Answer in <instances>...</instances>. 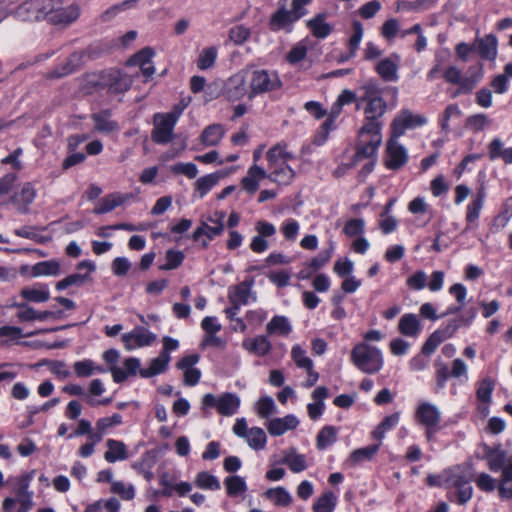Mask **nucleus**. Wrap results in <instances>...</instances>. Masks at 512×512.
<instances>
[{
	"label": "nucleus",
	"mask_w": 512,
	"mask_h": 512,
	"mask_svg": "<svg viewBox=\"0 0 512 512\" xmlns=\"http://www.w3.org/2000/svg\"><path fill=\"white\" fill-rule=\"evenodd\" d=\"M387 110V103L382 99L365 103V122L358 132L356 158L358 160L370 158L375 155L382 142L381 118Z\"/></svg>",
	"instance_id": "1"
},
{
	"label": "nucleus",
	"mask_w": 512,
	"mask_h": 512,
	"mask_svg": "<svg viewBox=\"0 0 512 512\" xmlns=\"http://www.w3.org/2000/svg\"><path fill=\"white\" fill-rule=\"evenodd\" d=\"M269 174L267 178L272 182L281 185H288L295 177V171L287 164L295 158L293 153L288 151L287 144L280 142L272 146L266 153Z\"/></svg>",
	"instance_id": "2"
},
{
	"label": "nucleus",
	"mask_w": 512,
	"mask_h": 512,
	"mask_svg": "<svg viewBox=\"0 0 512 512\" xmlns=\"http://www.w3.org/2000/svg\"><path fill=\"white\" fill-rule=\"evenodd\" d=\"M443 486L449 490H454L448 494L450 501H455L459 505H465L473 496L471 486L472 476L461 466H454L445 470L442 474Z\"/></svg>",
	"instance_id": "3"
},
{
	"label": "nucleus",
	"mask_w": 512,
	"mask_h": 512,
	"mask_svg": "<svg viewBox=\"0 0 512 512\" xmlns=\"http://www.w3.org/2000/svg\"><path fill=\"white\" fill-rule=\"evenodd\" d=\"M350 360L358 370L370 375L378 373L384 365L381 350L366 342H360L353 347Z\"/></svg>",
	"instance_id": "4"
},
{
	"label": "nucleus",
	"mask_w": 512,
	"mask_h": 512,
	"mask_svg": "<svg viewBox=\"0 0 512 512\" xmlns=\"http://www.w3.org/2000/svg\"><path fill=\"white\" fill-rule=\"evenodd\" d=\"M283 83L279 74L274 70H254L251 75L249 85V98L256 95L276 91L282 87Z\"/></svg>",
	"instance_id": "5"
},
{
	"label": "nucleus",
	"mask_w": 512,
	"mask_h": 512,
	"mask_svg": "<svg viewBox=\"0 0 512 512\" xmlns=\"http://www.w3.org/2000/svg\"><path fill=\"white\" fill-rule=\"evenodd\" d=\"M415 419L419 424L425 426V434L429 441L440 430L441 412L436 405L430 402H422L418 405Z\"/></svg>",
	"instance_id": "6"
},
{
	"label": "nucleus",
	"mask_w": 512,
	"mask_h": 512,
	"mask_svg": "<svg viewBox=\"0 0 512 512\" xmlns=\"http://www.w3.org/2000/svg\"><path fill=\"white\" fill-rule=\"evenodd\" d=\"M241 400L235 393L226 392L216 397L208 393L202 398L203 408H216L217 412L223 416L234 415L239 407Z\"/></svg>",
	"instance_id": "7"
},
{
	"label": "nucleus",
	"mask_w": 512,
	"mask_h": 512,
	"mask_svg": "<svg viewBox=\"0 0 512 512\" xmlns=\"http://www.w3.org/2000/svg\"><path fill=\"white\" fill-rule=\"evenodd\" d=\"M181 110L178 114H155L154 129L152 131V140L157 144H166L172 140L173 130L177 123Z\"/></svg>",
	"instance_id": "8"
},
{
	"label": "nucleus",
	"mask_w": 512,
	"mask_h": 512,
	"mask_svg": "<svg viewBox=\"0 0 512 512\" xmlns=\"http://www.w3.org/2000/svg\"><path fill=\"white\" fill-rule=\"evenodd\" d=\"M426 118L413 114L410 110H403L392 122V135L395 138L402 136L407 129L423 126Z\"/></svg>",
	"instance_id": "9"
},
{
	"label": "nucleus",
	"mask_w": 512,
	"mask_h": 512,
	"mask_svg": "<svg viewBox=\"0 0 512 512\" xmlns=\"http://www.w3.org/2000/svg\"><path fill=\"white\" fill-rule=\"evenodd\" d=\"M133 83V79L121 73L119 70H106L103 77L104 88L108 93L118 94L129 90Z\"/></svg>",
	"instance_id": "10"
},
{
	"label": "nucleus",
	"mask_w": 512,
	"mask_h": 512,
	"mask_svg": "<svg viewBox=\"0 0 512 512\" xmlns=\"http://www.w3.org/2000/svg\"><path fill=\"white\" fill-rule=\"evenodd\" d=\"M407 161V150L398 143L397 138L392 136L386 147V167L390 170H398L403 167Z\"/></svg>",
	"instance_id": "11"
},
{
	"label": "nucleus",
	"mask_w": 512,
	"mask_h": 512,
	"mask_svg": "<svg viewBox=\"0 0 512 512\" xmlns=\"http://www.w3.org/2000/svg\"><path fill=\"white\" fill-rule=\"evenodd\" d=\"M156 335L144 327H136L129 333H124L121 337L127 350H133L139 347L149 346L156 340Z\"/></svg>",
	"instance_id": "12"
},
{
	"label": "nucleus",
	"mask_w": 512,
	"mask_h": 512,
	"mask_svg": "<svg viewBox=\"0 0 512 512\" xmlns=\"http://www.w3.org/2000/svg\"><path fill=\"white\" fill-rule=\"evenodd\" d=\"M483 453V458L486 460L487 466L492 472H502L508 465L509 458H507L506 451L503 450L500 445L496 447L484 445Z\"/></svg>",
	"instance_id": "13"
},
{
	"label": "nucleus",
	"mask_w": 512,
	"mask_h": 512,
	"mask_svg": "<svg viewBox=\"0 0 512 512\" xmlns=\"http://www.w3.org/2000/svg\"><path fill=\"white\" fill-rule=\"evenodd\" d=\"M36 195L37 191L34 185L31 182H25L22 184L20 190L13 194L10 200L17 206L20 213H27Z\"/></svg>",
	"instance_id": "14"
},
{
	"label": "nucleus",
	"mask_w": 512,
	"mask_h": 512,
	"mask_svg": "<svg viewBox=\"0 0 512 512\" xmlns=\"http://www.w3.org/2000/svg\"><path fill=\"white\" fill-rule=\"evenodd\" d=\"M91 119L94 123L95 131L99 133L109 135L120 130L118 122L112 120V113L109 109L93 113Z\"/></svg>",
	"instance_id": "15"
},
{
	"label": "nucleus",
	"mask_w": 512,
	"mask_h": 512,
	"mask_svg": "<svg viewBox=\"0 0 512 512\" xmlns=\"http://www.w3.org/2000/svg\"><path fill=\"white\" fill-rule=\"evenodd\" d=\"M217 217L215 225L210 226L206 222H202L201 225L193 232V239L198 241L202 236H206L208 240H212L216 236H219L224 231V212H215Z\"/></svg>",
	"instance_id": "16"
},
{
	"label": "nucleus",
	"mask_w": 512,
	"mask_h": 512,
	"mask_svg": "<svg viewBox=\"0 0 512 512\" xmlns=\"http://www.w3.org/2000/svg\"><path fill=\"white\" fill-rule=\"evenodd\" d=\"M246 94L249 95L245 77L242 74L231 76L225 86V95L230 101L242 99Z\"/></svg>",
	"instance_id": "17"
},
{
	"label": "nucleus",
	"mask_w": 512,
	"mask_h": 512,
	"mask_svg": "<svg viewBox=\"0 0 512 512\" xmlns=\"http://www.w3.org/2000/svg\"><path fill=\"white\" fill-rule=\"evenodd\" d=\"M62 4V2L61 4H57L54 9V13L49 20L50 23L68 25L78 19L80 15V8L78 5L63 7Z\"/></svg>",
	"instance_id": "18"
},
{
	"label": "nucleus",
	"mask_w": 512,
	"mask_h": 512,
	"mask_svg": "<svg viewBox=\"0 0 512 512\" xmlns=\"http://www.w3.org/2000/svg\"><path fill=\"white\" fill-rule=\"evenodd\" d=\"M242 347L251 354L264 357L272 350V344L266 335H257L254 338L244 339Z\"/></svg>",
	"instance_id": "19"
},
{
	"label": "nucleus",
	"mask_w": 512,
	"mask_h": 512,
	"mask_svg": "<svg viewBox=\"0 0 512 512\" xmlns=\"http://www.w3.org/2000/svg\"><path fill=\"white\" fill-rule=\"evenodd\" d=\"M400 57L394 54L381 60L375 67L376 72L385 81H396L398 79Z\"/></svg>",
	"instance_id": "20"
},
{
	"label": "nucleus",
	"mask_w": 512,
	"mask_h": 512,
	"mask_svg": "<svg viewBox=\"0 0 512 512\" xmlns=\"http://www.w3.org/2000/svg\"><path fill=\"white\" fill-rule=\"evenodd\" d=\"M299 424V420L292 414L283 418H273L268 422L267 430L272 436L283 435L288 430L295 429Z\"/></svg>",
	"instance_id": "21"
},
{
	"label": "nucleus",
	"mask_w": 512,
	"mask_h": 512,
	"mask_svg": "<svg viewBox=\"0 0 512 512\" xmlns=\"http://www.w3.org/2000/svg\"><path fill=\"white\" fill-rule=\"evenodd\" d=\"M485 197V188L481 187L467 205L466 222L468 223V226L466 230L469 229L470 225L475 224L478 221L481 210L484 206Z\"/></svg>",
	"instance_id": "22"
},
{
	"label": "nucleus",
	"mask_w": 512,
	"mask_h": 512,
	"mask_svg": "<svg viewBox=\"0 0 512 512\" xmlns=\"http://www.w3.org/2000/svg\"><path fill=\"white\" fill-rule=\"evenodd\" d=\"M266 176V171L254 164L248 169L247 175L241 180V185L249 194H254L258 190L260 180L267 178Z\"/></svg>",
	"instance_id": "23"
},
{
	"label": "nucleus",
	"mask_w": 512,
	"mask_h": 512,
	"mask_svg": "<svg viewBox=\"0 0 512 512\" xmlns=\"http://www.w3.org/2000/svg\"><path fill=\"white\" fill-rule=\"evenodd\" d=\"M474 46L483 59L494 60L497 56V39L492 34L477 38Z\"/></svg>",
	"instance_id": "24"
},
{
	"label": "nucleus",
	"mask_w": 512,
	"mask_h": 512,
	"mask_svg": "<svg viewBox=\"0 0 512 512\" xmlns=\"http://www.w3.org/2000/svg\"><path fill=\"white\" fill-rule=\"evenodd\" d=\"M297 21V17L293 16L289 10L286 9L285 5H281L277 11H275L269 20V27L272 31H279L286 28L292 23Z\"/></svg>",
	"instance_id": "25"
},
{
	"label": "nucleus",
	"mask_w": 512,
	"mask_h": 512,
	"mask_svg": "<svg viewBox=\"0 0 512 512\" xmlns=\"http://www.w3.org/2000/svg\"><path fill=\"white\" fill-rule=\"evenodd\" d=\"M253 282L243 281L238 285L232 286L228 291V299L231 304L246 305L251 296Z\"/></svg>",
	"instance_id": "26"
},
{
	"label": "nucleus",
	"mask_w": 512,
	"mask_h": 512,
	"mask_svg": "<svg viewBox=\"0 0 512 512\" xmlns=\"http://www.w3.org/2000/svg\"><path fill=\"white\" fill-rule=\"evenodd\" d=\"M20 295L24 300L35 303L46 302L50 298L48 285L39 283L31 287H24Z\"/></svg>",
	"instance_id": "27"
},
{
	"label": "nucleus",
	"mask_w": 512,
	"mask_h": 512,
	"mask_svg": "<svg viewBox=\"0 0 512 512\" xmlns=\"http://www.w3.org/2000/svg\"><path fill=\"white\" fill-rule=\"evenodd\" d=\"M130 194L112 193L105 196L95 207V214H104L112 211L118 206L124 204L129 198Z\"/></svg>",
	"instance_id": "28"
},
{
	"label": "nucleus",
	"mask_w": 512,
	"mask_h": 512,
	"mask_svg": "<svg viewBox=\"0 0 512 512\" xmlns=\"http://www.w3.org/2000/svg\"><path fill=\"white\" fill-rule=\"evenodd\" d=\"M170 355L166 352H160L159 356L152 359L148 368L140 369L139 374L143 378H150L163 373L170 362Z\"/></svg>",
	"instance_id": "29"
},
{
	"label": "nucleus",
	"mask_w": 512,
	"mask_h": 512,
	"mask_svg": "<svg viewBox=\"0 0 512 512\" xmlns=\"http://www.w3.org/2000/svg\"><path fill=\"white\" fill-rule=\"evenodd\" d=\"M497 489L501 499H512V456L509 457L508 465L502 471L500 479L497 481Z\"/></svg>",
	"instance_id": "30"
},
{
	"label": "nucleus",
	"mask_w": 512,
	"mask_h": 512,
	"mask_svg": "<svg viewBox=\"0 0 512 512\" xmlns=\"http://www.w3.org/2000/svg\"><path fill=\"white\" fill-rule=\"evenodd\" d=\"M307 27L312 35L319 39L326 38L331 32L333 27L326 22V14L320 13L307 21Z\"/></svg>",
	"instance_id": "31"
},
{
	"label": "nucleus",
	"mask_w": 512,
	"mask_h": 512,
	"mask_svg": "<svg viewBox=\"0 0 512 512\" xmlns=\"http://www.w3.org/2000/svg\"><path fill=\"white\" fill-rule=\"evenodd\" d=\"M106 445L108 450L104 453V458L107 462L115 463L128 458L126 445L122 441L108 439Z\"/></svg>",
	"instance_id": "32"
},
{
	"label": "nucleus",
	"mask_w": 512,
	"mask_h": 512,
	"mask_svg": "<svg viewBox=\"0 0 512 512\" xmlns=\"http://www.w3.org/2000/svg\"><path fill=\"white\" fill-rule=\"evenodd\" d=\"M79 60V54H72L63 64L46 73L45 77L47 79H58L70 75L76 71Z\"/></svg>",
	"instance_id": "33"
},
{
	"label": "nucleus",
	"mask_w": 512,
	"mask_h": 512,
	"mask_svg": "<svg viewBox=\"0 0 512 512\" xmlns=\"http://www.w3.org/2000/svg\"><path fill=\"white\" fill-rule=\"evenodd\" d=\"M225 134L221 124L207 126L200 135V141L205 146H216L220 143Z\"/></svg>",
	"instance_id": "34"
},
{
	"label": "nucleus",
	"mask_w": 512,
	"mask_h": 512,
	"mask_svg": "<svg viewBox=\"0 0 512 512\" xmlns=\"http://www.w3.org/2000/svg\"><path fill=\"white\" fill-rule=\"evenodd\" d=\"M266 331L269 335L288 336L292 331V326L287 317L277 315L267 323Z\"/></svg>",
	"instance_id": "35"
},
{
	"label": "nucleus",
	"mask_w": 512,
	"mask_h": 512,
	"mask_svg": "<svg viewBox=\"0 0 512 512\" xmlns=\"http://www.w3.org/2000/svg\"><path fill=\"white\" fill-rule=\"evenodd\" d=\"M399 332L408 337H416L420 332V322L415 314H405L398 324Z\"/></svg>",
	"instance_id": "36"
},
{
	"label": "nucleus",
	"mask_w": 512,
	"mask_h": 512,
	"mask_svg": "<svg viewBox=\"0 0 512 512\" xmlns=\"http://www.w3.org/2000/svg\"><path fill=\"white\" fill-rule=\"evenodd\" d=\"M379 448L380 443L356 449L350 454L347 464L350 467H354L363 461L371 460L378 452Z\"/></svg>",
	"instance_id": "37"
},
{
	"label": "nucleus",
	"mask_w": 512,
	"mask_h": 512,
	"mask_svg": "<svg viewBox=\"0 0 512 512\" xmlns=\"http://www.w3.org/2000/svg\"><path fill=\"white\" fill-rule=\"evenodd\" d=\"M281 462L286 464L294 473L302 472L307 468L305 456L298 454L295 448L285 451Z\"/></svg>",
	"instance_id": "38"
},
{
	"label": "nucleus",
	"mask_w": 512,
	"mask_h": 512,
	"mask_svg": "<svg viewBox=\"0 0 512 512\" xmlns=\"http://www.w3.org/2000/svg\"><path fill=\"white\" fill-rule=\"evenodd\" d=\"M60 272V263L57 260L41 261L34 264L31 268L33 277L56 276Z\"/></svg>",
	"instance_id": "39"
},
{
	"label": "nucleus",
	"mask_w": 512,
	"mask_h": 512,
	"mask_svg": "<svg viewBox=\"0 0 512 512\" xmlns=\"http://www.w3.org/2000/svg\"><path fill=\"white\" fill-rule=\"evenodd\" d=\"M266 499L276 506L287 507L292 503V496L284 487L269 488L264 492Z\"/></svg>",
	"instance_id": "40"
},
{
	"label": "nucleus",
	"mask_w": 512,
	"mask_h": 512,
	"mask_svg": "<svg viewBox=\"0 0 512 512\" xmlns=\"http://www.w3.org/2000/svg\"><path fill=\"white\" fill-rule=\"evenodd\" d=\"M220 180L219 173H212L198 178L194 183V195L203 198Z\"/></svg>",
	"instance_id": "41"
},
{
	"label": "nucleus",
	"mask_w": 512,
	"mask_h": 512,
	"mask_svg": "<svg viewBox=\"0 0 512 512\" xmlns=\"http://www.w3.org/2000/svg\"><path fill=\"white\" fill-rule=\"evenodd\" d=\"M104 76L105 71L88 74L83 80L82 90L87 94L105 90L102 84Z\"/></svg>",
	"instance_id": "42"
},
{
	"label": "nucleus",
	"mask_w": 512,
	"mask_h": 512,
	"mask_svg": "<svg viewBox=\"0 0 512 512\" xmlns=\"http://www.w3.org/2000/svg\"><path fill=\"white\" fill-rule=\"evenodd\" d=\"M359 91L361 92V101H365V103L383 98V89L375 81L372 80L364 83L360 87Z\"/></svg>",
	"instance_id": "43"
},
{
	"label": "nucleus",
	"mask_w": 512,
	"mask_h": 512,
	"mask_svg": "<svg viewBox=\"0 0 512 512\" xmlns=\"http://www.w3.org/2000/svg\"><path fill=\"white\" fill-rule=\"evenodd\" d=\"M195 485L204 490L217 491L221 488L220 482L208 471L199 472L195 478Z\"/></svg>",
	"instance_id": "44"
},
{
	"label": "nucleus",
	"mask_w": 512,
	"mask_h": 512,
	"mask_svg": "<svg viewBox=\"0 0 512 512\" xmlns=\"http://www.w3.org/2000/svg\"><path fill=\"white\" fill-rule=\"evenodd\" d=\"M245 439L248 445L255 450L263 449L267 441L264 430L259 427L250 428Z\"/></svg>",
	"instance_id": "45"
},
{
	"label": "nucleus",
	"mask_w": 512,
	"mask_h": 512,
	"mask_svg": "<svg viewBox=\"0 0 512 512\" xmlns=\"http://www.w3.org/2000/svg\"><path fill=\"white\" fill-rule=\"evenodd\" d=\"M35 1V11H37L38 20L46 19L50 20L52 14L54 13V9L57 4H61V0H34Z\"/></svg>",
	"instance_id": "46"
},
{
	"label": "nucleus",
	"mask_w": 512,
	"mask_h": 512,
	"mask_svg": "<svg viewBox=\"0 0 512 512\" xmlns=\"http://www.w3.org/2000/svg\"><path fill=\"white\" fill-rule=\"evenodd\" d=\"M337 439V431L333 426L323 427L317 435L316 445L317 448L323 450L332 445Z\"/></svg>",
	"instance_id": "47"
},
{
	"label": "nucleus",
	"mask_w": 512,
	"mask_h": 512,
	"mask_svg": "<svg viewBox=\"0 0 512 512\" xmlns=\"http://www.w3.org/2000/svg\"><path fill=\"white\" fill-rule=\"evenodd\" d=\"M227 494L236 497L247 490L245 480L240 476H230L224 480Z\"/></svg>",
	"instance_id": "48"
},
{
	"label": "nucleus",
	"mask_w": 512,
	"mask_h": 512,
	"mask_svg": "<svg viewBox=\"0 0 512 512\" xmlns=\"http://www.w3.org/2000/svg\"><path fill=\"white\" fill-rule=\"evenodd\" d=\"M336 506V496L332 492H325L314 505V512H332Z\"/></svg>",
	"instance_id": "49"
},
{
	"label": "nucleus",
	"mask_w": 512,
	"mask_h": 512,
	"mask_svg": "<svg viewBox=\"0 0 512 512\" xmlns=\"http://www.w3.org/2000/svg\"><path fill=\"white\" fill-rule=\"evenodd\" d=\"M15 16L22 21L38 20L37 11H35V1L30 0L19 5L15 11Z\"/></svg>",
	"instance_id": "50"
},
{
	"label": "nucleus",
	"mask_w": 512,
	"mask_h": 512,
	"mask_svg": "<svg viewBox=\"0 0 512 512\" xmlns=\"http://www.w3.org/2000/svg\"><path fill=\"white\" fill-rule=\"evenodd\" d=\"M490 124L491 120L483 113L471 115L466 120V127L473 132L483 131Z\"/></svg>",
	"instance_id": "51"
},
{
	"label": "nucleus",
	"mask_w": 512,
	"mask_h": 512,
	"mask_svg": "<svg viewBox=\"0 0 512 512\" xmlns=\"http://www.w3.org/2000/svg\"><path fill=\"white\" fill-rule=\"evenodd\" d=\"M96 363L91 359L76 361L73 370L77 377L87 378L95 374Z\"/></svg>",
	"instance_id": "52"
},
{
	"label": "nucleus",
	"mask_w": 512,
	"mask_h": 512,
	"mask_svg": "<svg viewBox=\"0 0 512 512\" xmlns=\"http://www.w3.org/2000/svg\"><path fill=\"white\" fill-rule=\"evenodd\" d=\"M363 37V27L359 21L353 22V35L349 40V53L345 59H350L355 56L356 51L359 48L360 42Z\"/></svg>",
	"instance_id": "53"
},
{
	"label": "nucleus",
	"mask_w": 512,
	"mask_h": 512,
	"mask_svg": "<svg viewBox=\"0 0 512 512\" xmlns=\"http://www.w3.org/2000/svg\"><path fill=\"white\" fill-rule=\"evenodd\" d=\"M217 50L214 47L205 48L201 51L198 60L197 66L201 70H206L211 68L216 60Z\"/></svg>",
	"instance_id": "54"
},
{
	"label": "nucleus",
	"mask_w": 512,
	"mask_h": 512,
	"mask_svg": "<svg viewBox=\"0 0 512 512\" xmlns=\"http://www.w3.org/2000/svg\"><path fill=\"white\" fill-rule=\"evenodd\" d=\"M291 357L299 368L310 369L313 367L312 360L306 356V352L299 345H294L291 349Z\"/></svg>",
	"instance_id": "55"
},
{
	"label": "nucleus",
	"mask_w": 512,
	"mask_h": 512,
	"mask_svg": "<svg viewBox=\"0 0 512 512\" xmlns=\"http://www.w3.org/2000/svg\"><path fill=\"white\" fill-rule=\"evenodd\" d=\"M257 414L261 418H268L276 411L274 400L270 396H263L257 402Z\"/></svg>",
	"instance_id": "56"
},
{
	"label": "nucleus",
	"mask_w": 512,
	"mask_h": 512,
	"mask_svg": "<svg viewBox=\"0 0 512 512\" xmlns=\"http://www.w3.org/2000/svg\"><path fill=\"white\" fill-rule=\"evenodd\" d=\"M251 31L244 25H236L229 30V39L235 45H241L250 37Z\"/></svg>",
	"instance_id": "57"
},
{
	"label": "nucleus",
	"mask_w": 512,
	"mask_h": 512,
	"mask_svg": "<svg viewBox=\"0 0 512 512\" xmlns=\"http://www.w3.org/2000/svg\"><path fill=\"white\" fill-rule=\"evenodd\" d=\"M111 492L118 494L124 500H132L135 496L134 486L132 484H125L122 481L112 482Z\"/></svg>",
	"instance_id": "58"
},
{
	"label": "nucleus",
	"mask_w": 512,
	"mask_h": 512,
	"mask_svg": "<svg viewBox=\"0 0 512 512\" xmlns=\"http://www.w3.org/2000/svg\"><path fill=\"white\" fill-rule=\"evenodd\" d=\"M300 225L297 220L289 218L281 225V232L287 241H294L299 233Z\"/></svg>",
	"instance_id": "59"
},
{
	"label": "nucleus",
	"mask_w": 512,
	"mask_h": 512,
	"mask_svg": "<svg viewBox=\"0 0 512 512\" xmlns=\"http://www.w3.org/2000/svg\"><path fill=\"white\" fill-rule=\"evenodd\" d=\"M155 52L150 47H145L141 49L139 52L134 54L127 62L128 65L140 66L143 64H149L152 60Z\"/></svg>",
	"instance_id": "60"
},
{
	"label": "nucleus",
	"mask_w": 512,
	"mask_h": 512,
	"mask_svg": "<svg viewBox=\"0 0 512 512\" xmlns=\"http://www.w3.org/2000/svg\"><path fill=\"white\" fill-rule=\"evenodd\" d=\"M184 260V254L181 251L168 250L166 252V263L160 266L161 270H173L179 267Z\"/></svg>",
	"instance_id": "61"
},
{
	"label": "nucleus",
	"mask_w": 512,
	"mask_h": 512,
	"mask_svg": "<svg viewBox=\"0 0 512 512\" xmlns=\"http://www.w3.org/2000/svg\"><path fill=\"white\" fill-rule=\"evenodd\" d=\"M494 389L493 381L490 378L483 379L477 388V398L478 400L489 403L491 402V395Z\"/></svg>",
	"instance_id": "62"
},
{
	"label": "nucleus",
	"mask_w": 512,
	"mask_h": 512,
	"mask_svg": "<svg viewBox=\"0 0 512 512\" xmlns=\"http://www.w3.org/2000/svg\"><path fill=\"white\" fill-rule=\"evenodd\" d=\"M497 479L488 473L482 472L475 479L477 487L483 492H492L497 488Z\"/></svg>",
	"instance_id": "63"
},
{
	"label": "nucleus",
	"mask_w": 512,
	"mask_h": 512,
	"mask_svg": "<svg viewBox=\"0 0 512 512\" xmlns=\"http://www.w3.org/2000/svg\"><path fill=\"white\" fill-rule=\"evenodd\" d=\"M459 325L456 324V323H450L449 325H447L445 328L443 329H439V330H436L435 332H433L431 335H430V338H432V340L434 342H436V344L440 345L442 342H444L446 339L450 338L453 336V334L456 332V330L458 329Z\"/></svg>",
	"instance_id": "64"
}]
</instances>
